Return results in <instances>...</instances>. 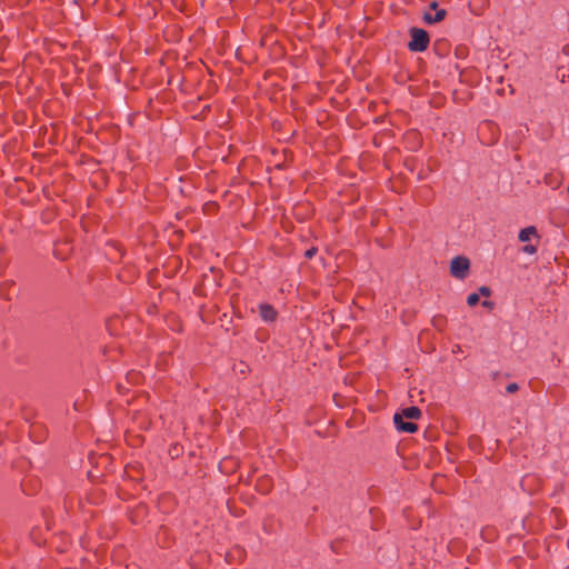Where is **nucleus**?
<instances>
[{
	"instance_id": "obj_1",
	"label": "nucleus",
	"mask_w": 569,
	"mask_h": 569,
	"mask_svg": "<svg viewBox=\"0 0 569 569\" xmlns=\"http://www.w3.org/2000/svg\"><path fill=\"white\" fill-rule=\"evenodd\" d=\"M411 40L408 44L409 49L413 52H422L428 48L429 36L427 31L418 28L410 30Z\"/></svg>"
},
{
	"instance_id": "obj_2",
	"label": "nucleus",
	"mask_w": 569,
	"mask_h": 569,
	"mask_svg": "<svg viewBox=\"0 0 569 569\" xmlns=\"http://www.w3.org/2000/svg\"><path fill=\"white\" fill-rule=\"evenodd\" d=\"M469 267L470 262L466 257H455L450 262V272L455 278L463 279L468 273Z\"/></svg>"
},
{
	"instance_id": "obj_3",
	"label": "nucleus",
	"mask_w": 569,
	"mask_h": 569,
	"mask_svg": "<svg viewBox=\"0 0 569 569\" xmlns=\"http://www.w3.org/2000/svg\"><path fill=\"white\" fill-rule=\"evenodd\" d=\"M421 417V411L418 407H408L397 412L393 416V423H399L401 419L417 420Z\"/></svg>"
},
{
	"instance_id": "obj_4",
	"label": "nucleus",
	"mask_w": 569,
	"mask_h": 569,
	"mask_svg": "<svg viewBox=\"0 0 569 569\" xmlns=\"http://www.w3.org/2000/svg\"><path fill=\"white\" fill-rule=\"evenodd\" d=\"M446 14L447 11L445 9L437 10L435 13L426 12L423 14V20L430 24L438 23L445 19Z\"/></svg>"
},
{
	"instance_id": "obj_5",
	"label": "nucleus",
	"mask_w": 569,
	"mask_h": 569,
	"mask_svg": "<svg viewBox=\"0 0 569 569\" xmlns=\"http://www.w3.org/2000/svg\"><path fill=\"white\" fill-rule=\"evenodd\" d=\"M260 316L266 322H271L276 319L277 312L276 310L269 306V305H262L259 308Z\"/></svg>"
},
{
	"instance_id": "obj_6",
	"label": "nucleus",
	"mask_w": 569,
	"mask_h": 569,
	"mask_svg": "<svg viewBox=\"0 0 569 569\" xmlns=\"http://www.w3.org/2000/svg\"><path fill=\"white\" fill-rule=\"evenodd\" d=\"M396 428L401 432L413 433L417 431L418 427L416 423L411 421H405L401 419L399 423H395Z\"/></svg>"
},
{
	"instance_id": "obj_7",
	"label": "nucleus",
	"mask_w": 569,
	"mask_h": 569,
	"mask_svg": "<svg viewBox=\"0 0 569 569\" xmlns=\"http://www.w3.org/2000/svg\"><path fill=\"white\" fill-rule=\"evenodd\" d=\"M537 232L536 228L535 227H527L522 230H520L519 234H518V239L521 241V242H527L530 240V238L532 236H535Z\"/></svg>"
},
{
	"instance_id": "obj_8",
	"label": "nucleus",
	"mask_w": 569,
	"mask_h": 569,
	"mask_svg": "<svg viewBox=\"0 0 569 569\" xmlns=\"http://www.w3.org/2000/svg\"><path fill=\"white\" fill-rule=\"evenodd\" d=\"M479 301V295L478 293H471L468 296L467 298V302L470 307H473L478 303Z\"/></svg>"
},
{
	"instance_id": "obj_9",
	"label": "nucleus",
	"mask_w": 569,
	"mask_h": 569,
	"mask_svg": "<svg viewBox=\"0 0 569 569\" xmlns=\"http://www.w3.org/2000/svg\"><path fill=\"white\" fill-rule=\"evenodd\" d=\"M522 250L526 253L533 254V253H536L537 248L532 244H526Z\"/></svg>"
},
{
	"instance_id": "obj_10",
	"label": "nucleus",
	"mask_w": 569,
	"mask_h": 569,
	"mask_svg": "<svg viewBox=\"0 0 569 569\" xmlns=\"http://www.w3.org/2000/svg\"><path fill=\"white\" fill-rule=\"evenodd\" d=\"M518 389H519V386L516 382L509 383L506 388L507 392H509V393H513V392L518 391Z\"/></svg>"
},
{
	"instance_id": "obj_11",
	"label": "nucleus",
	"mask_w": 569,
	"mask_h": 569,
	"mask_svg": "<svg viewBox=\"0 0 569 569\" xmlns=\"http://www.w3.org/2000/svg\"><path fill=\"white\" fill-rule=\"evenodd\" d=\"M479 292L480 295L488 297L490 295V289L488 287H480Z\"/></svg>"
},
{
	"instance_id": "obj_12",
	"label": "nucleus",
	"mask_w": 569,
	"mask_h": 569,
	"mask_svg": "<svg viewBox=\"0 0 569 569\" xmlns=\"http://www.w3.org/2000/svg\"><path fill=\"white\" fill-rule=\"evenodd\" d=\"M316 252H317V249L316 248H311V249L306 251V257L307 258H311V257L315 256Z\"/></svg>"
},
{
	"instance_id": "obj_13",
	"label": "nucleus",
	"mask_w": 569,
	"mask_h": 569,
	"mask_svg": "<svg viewBox=\"0 0 569 569\" xmlns=\"http://www.w3.org/2000/svg\"><path fill=\"white\" fill-rule=\"evenodd\" d=\"M429 8H430L431 10H435V11L440 10V9L438 8V2H437V1H432V2L429 4Z\"/></svg>"
},
{
	"instance_id": "obj_14",
	"label": "nucleus",
	"mask_w": 569,
	"mask_h": 569,
	"mask_svg": "<svg viewBox=\"0 0 569 569\" xmlns=\"http://www.w3.org/2000/svg\"><path fill=\"white\" fill-rule=\"evenodd\" d=\"M482 305H483L485 307H490V306H491V302H490V301H483V302H482Z\"/></svg>"
},
{
	"instance_id": "obj_15",
	"label": "nucleus",
	"mask_w": 569,
	"mask_h": 569,
	"mask_svg": "<svg viewBox=\"0 0 569 569\" xmlns=\"http://www.w3.org/2000/svg\"><path fill=\"white\" fill-rule=\"evenodd\" d=\"M568 192H569V186H568Z\"/></svg>"
}]
</instances>
